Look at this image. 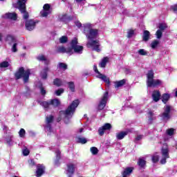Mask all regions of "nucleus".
<instances>
[{"label":"nucleus","mask_w":177,"mask_h":177,"mask_svg":"<svg viewBox=\"0 0 177 177\" xmlns=\"http://www.w3.org/2000/svg\"><path fill=\"white\" fill-rule=\"evenodd\" d=\"M107 100H109V92L106 91L101 100L100 101V103L97 106V110L100 111H102V110H104V107H106L107 104Z\"/></svg>","instance_id":"obj_8"},{"label":"nucleus","mask_w":177,"mask_h":177,"mask_svg":"<svg viewBox=\"0 0 177 177\" xmlns=\"http://www.w3.org/2000/svg\"><path fill=\"white\" fill-rule=\"evenodd\" d=\"M30 75H31V70L27 69L25 71L24 67L21 66L14 73V77L16 81L19 80H23L24 84H27L30 80Z\"/></svg>","instance_id":"obj_2"},{"label":"nucleus","mask_w":177,"mask_h":177,"mask_svg":"<svg viewBox=\"0 0 177 177\" xmlns=\"http://www.w3.org/2000/svg\"><path fill=\"white\" fill-rule=\"evenodd\" d=\"M78 46V39L77 37H75L74 39H73L71 42V46L73 48H75V46Z\"/></svg>","instance_id":"obj_34"},{"label":"nucleus","mask_w":177,"mask_h":177,"mask_svg":"<svg viewBox=\"0 0 177 177\" xmlns=\"http://www.w3.org/2000/svg\"><path fill=\"white\" fill-rule=\"evenodd\" d=\"M68 177H73L74 173L75 172V165L73 163L66 165Z\"/></svg>","instance_id":"obj_13"},{"label":"nucleus","mask_w":177,"mask_h":177,"mask_svg":"<svg viewBox=\"0 0 177 177\" xmlns=\"http://www.w3.org/2000/svg\"><path fill=\"white\" fill-rule=\"evenodd\" d=\"M159 160H160V158L158 157V156H153L152 157V161L154 163L158 162Z\"/></svg>","instance_id":"obj_54"},{"label":"nucleus","mask_w":177,"mask_h":177,"mask_svg":"<svg viewBox=\"0 0 177 177\" xmlns=\"http://www.w3.org/2000/svg\"><path fill=\"white\" fill-rule=\"evenodd\" d=\"M53 84L55 86L59 88V86H62L63 85V81L60 78H55L54 79Z\"/></svg>","instance_id":"obj_23"},{"label":"nucleus","mask_w":177,"mask_h":177,"mask_svg":"<svg viewBox=\"0 0 177 177\" xmlns=\"http://www.w3.org/2000/svg\"><path fill=\"white\" fill-rule=\"evenodd\" d=\"M19 135L20 138H24V136H26V130L21 129L19 131Z\"/></svg>","instance_id":"obj_48"},{"label":"nucleus","mask_w":177,"mask_h":177,"mask_svg":"<svg viewBox=\"0 0 177 177\" xmlns=\"http://www.w3.org/2000/svg\"><path fill=\"white\" fill-rule=\"evenodd\" d=\"M86 28L89 30L88 35H87V38L88 39H91V41H93V39H95L96 37H97L98 30L97 29H93L91 28V26L89 24H86L84 26V31H86Z\"/></svg>","instance_id":"obj_7"},{"label":"nucleus","mask_w":177,"mask_h":177,"mask_svg":"<svg viewBox=\"0 0 177 177\" xmlns=\"http://www.w3.org/2000/svg\"><path fill=\"white\" fill-rule=\"evenodd\" d=\"M162 159L160 160V164H166L167 158H169V149L167 144L164 145L161 149Z\"/></svg>","instance_id":"obj_5"},{"label":"nucleus","mask_w":177,"mask_h":177,"mask_svg":"<svg viewBox=\"0 0 177 177\" xmlns=\"http://www.w3.org/2000/svg\"><path fill=\"white\" fill-rule=\"evenodd\" d=\"M12 52L16 53L17 52V43H15L12 47Z\"/></svg>","instance_id":"obj_53"},{"label":"nucleus","mask_w":177,"mask_h":177,"mask_svg":"<svg viewBox=\"0 0 177 177\" xmlns=\"http://www.w3.org/2000/svg\"><path fill=\"white\" fill-rule=\"evenodd\" d=\"M44 10H47L48 12H50V4L49 3H46L43 6Z\"/></svg>","instance_id":"obj_49"},{"label":"nucleus","mask_w":177,"mask_h":177,"mask_svg":"<svg viewBox=\"0 0 177 177\" xmlns=\"http://www.w3.org/2000/svg\"><path fill=\"white\" fill-rule=\"evenodd\" d=\"M48 71H49V68L48 66L43 69V71L41 73L42 80H46L48 78Z\"/></svg>","instance_id":"obj_21"},{"label":"nucleus","mask_w":177,"mask_h":177,"mask_svg":"<svg viewBox=\"0 0 177 177\" xmlns=\"http://www.w3.org/2000/svg\"><path fill=\"white\" fill-rule=\"evenodd\" d=\"M171 9L173 10V12H177V4L171 6Z\"/></svg>","instance_id":"obj_59"},{"label":"nucleus","mask_w":177,"mask_h":177,"mask_svg":"<svg viewBox=\"0 0 177 177\" xmlns=\"http://www.w3.org/2000/svg\"><path fill=\"white\" fill-rule=\"evenodd\" d=\"M54 165L55 167H59V165H60V159H56L54 161Z\"/></svg>","instance_id":"obj_55"},{"label":"nucleus","mask_w":177,"mask_h":177,"mask_svg":"<svg viewBox=\"0 0 177 177\" xmlns=\"http://www.w3.org/2000/svg\"><path fill=\"white\" fill-rule=\"evenodd\" d=\"M50 106H53V107L56 108L60 106L61 102H60V100H59V99L55 98V99L50 100Z\"/></svg>","instance_id":"obj_18"},{"label":"nucleus","mask_w":177,"mask_h":177,"mask_svg":"<svg viewBox=\"0 0 177 177\" xmlns=\"http://www.w3.org/2000/svg\"><path fill=\"white\" fill-rule=\"evenodd\" d=\"M6 41L12 44L13 42H16V38H15L13 35H8L6 38Z\"/></svg>","instance_id":"obj_29"},{"label":"nucleus","mask_w":177,"mask_h":177,"mask_svg":"<svg viewBox=\"0 0 177 177\" xmlns=\"http://www.w3.org/2000/svg\"><path fill=\"white\" fill-rule=\"evenodd\" d=\"M64 93V88H59L55 91L57 96H60V95H62V93Z\"/></svg>","instance_id":"obj_51"},{"label":"nucleus","mask_w":177,"mask_h":177,"mask_svg":"<svg viewBox=\"0 0 177 177\" xmlns=\"http://www.w3.org/2000/svg\"><path fill=\"white\" fill-rule=\"evenodd\" d=\"M50 61L49 59H46V60H44V64L46 66H48V64H50Z\"/></svg>","instance_id":"obj_62"},{"label":"nucleus","mask_w":177,"mask_h":177,"mask_svg":"<svg viewBox=\"0 0 177 177\" xmlns=\"http://www.w3.org/2000/svg\"><path fill=\"white\" fill-rule=\"evenodd\" d=\"M111 128V124L106 123L102 127L99 128L98 134L100 135V136H103V135H104V131H110Z\"/></svg>","instance_id":"obj_11"},{"label":"nucleus","mask_w":177,"mask_h":177,"mask_svg":"<svg viewBox=\"0 0 177 177\" xmlns=\"http://www.w3.org/2000/svg\"><path fill=\"white\" fill-rule=\"evenodd\" d=\"M156 35L158 39H161V37H162V31L161 30H158L156 32Z\"/></svg>","instance_id":"obj_47"},{"label":"nucleus","mask_w":177,"mask_h":177,"mask_svg":"<svg viewBox=\"0 0 177 177\" xmlns=\"http://www.w3.org/2000/svg\"><path fill=\"white\" fill-rule=\"evenodd\" d=\"M39 88L40 89V93L42 96H45L46 95V90H45V88L42 86V85L39 86Z\"/></svg>","instance_id":"obj_44"},{"label":"nucleus","mask_w":177,"mask_h":177,"mask_svg":"<svg viewBox=\"0 0 177 177\" xmlns=\"http://www.w3.org/2000/svg\"><path fill=\"white\" fill-rule=\"evenodd\" d=\"M37 59L39 60V62H44L45 60H46V57H45V55H39Z\"/></svg>","instance_id":"obj_50"},{"label":"nucleus","mask_w":177,"mask_h":177,"mask_svg":"<svg viewBox=\"0 0 177 177\" xmlns=\"http://www.w3.org/2000/svg\"><path fill=\"white\" fill-rule=\"evenodd\" d=\"M162 120L167 122L171 120V106L167 105L165 108L164 112L160 115Z\"/></svg>","instance_id":"obj_9"},{"label":"nucleus","mask_w":177,"mask_h":177,"mask_svg":"<svg viewBox=\"0 0 177 177\" xmlns=\"http://www.w3.org/2000/svg\"><path fill=\"white\" fill-rule=\"evenodd\" d=\"M138 53L140 55V56H147V51H146L145 49H140L138 51Z\"/></svg>","instance_id":"obj_43"},{"label":"nucleus","mask_w":177,"mask_h":177,"mask_svg":"<svg viewBox=\"0 0 177 177\" xmlns=\"http://www.w3.org/2000/svg\"><path fill=\"white\" fill-rule=\"evenodd\" d=\"M87 142H88V140H86V138L84 137H77V143H81V145H85L87 143Z\"/></svg>","instance_id":"obj_30"},{"label":"nucleus","mask_w":177,"mask_h":177,"mask_svg":"<svg viewBox=\"0 0 177 177\" xmlns=\"http://www.w3.org/2000/svg\"><path fill=\"white\" fill-rule=\"evenodd\" d=\"M55 158L56 159L62 160V151L59 149L55 151Z\"/></svg>","instance_id":"obj_41"},{"label":"nucleus","mask_w":177,"mask_h":177,"mask_svg":"<svg viewBox=\"0 0 177 177\" xmlns=\"http://www.w3.org/2000/svg\"><path fill=\"white\" fill-rule=\"evenodd\" d=\"M7 143L8 145H10V143H12V138H9L8 140H7Z\"/></svg>","instance_id":"obj_64"},{"label":"nucleus","mask_w":177,"mask_h":177,"mask_svg":"<svg viewBox=\"0 0 177 177\" xmlns=\"http://www.w3.org/2000/svg\"><path fill=\"white\" fill-rule=\"evenodd\" d=\"M168 26H167V24H159V26L158 28L159 30H160V31H164L165 30H166V28H167Z\"/></svg>","instance_id":"obj_45"},{"label":"nucleus","mask_w":177,"mask_h":177,"mask_svg":"<svg viewBox=\"0 0 177 177\" xmlns=\"http://www.w3.org/2000/svg\"><path fill=\"white\" fill-rule=\"evenodd\" d=\"M5 17L9 20H17V14L16 12H6Z\"/></svg>","instance_id":"obj_16"},{"label":"nucleus","mask_w":177,"mask_h":177,"mask_svg":"<svg viewBox=\"0 0 177 177\" xmlns=\"http://www.w3.org/2000/svg\"><path fill=\"white\" fill-rule=\"evenodd\" d=\"M138 165L140 167V168H145L146 167V160L142 158H139Z\"/></svg>","instance_id":"obj_26"},{"label":"nucleus","mask_w":177,"mask_h":177,"mask_svg":"<svg viewBox=\"0 0 177 177\" xmlns=\"http://www.w3.org/2000/svg\"><path fill=\"white\" fill-rule=\"evenodd\" d=\"M114 84L115 88H121V86H124V85L127 84V80L125 79H123L122 80L115 82Z\"/></svg>","instance_id":"obj_20"},{"label":"nucleus","mask_w":177,"mask_h":177,"mask_svg":"<svg viewBox=\"0 0 177 177\" xmlns=\"http://www.w3.org/2000/svg\"><path fill=\"white\" fill-rule=\"evenodd\" d=\"M90 151L93 154V156H96L99 153V149L96 147H92L90 149Z\"/></svg>","instance_id":"obj_32"},{"label":"nucleus","mask_w":177,"mask_h":177,"mask_svg":"<svg viewBox=\"0 0 177 177\" xmlns=\"http://www.w3.org/2000/svg\"><path fill=\"white\" fill-rule=\"evenodd\" d=\"M67 85L71 92H75V84H74V82H68Z\"/></svg>","instance_id":"obj_28"},{"label":"nucleus","mask_w":177,"mask_h":177,"mask_svg":"<svg viewBox=\"0 0 177 177\" xmlns=\"http://www.w3.org/2000/svg\"><path fill=\"white\" fill-rule=\"evenodd\" d=\"M150 39V32L149 30H144L142 33V41L147 42Z\"/></svg>","instance_id":"obj_17"},{"label":"nucleus","mask_w":177,"mask_h":177,"mask_svg":"<svg viewBox=\"0 0 177 177\" xmlns=\"http://www.w3.org/2000/svg\"><path fill=\"white\" fill-rule=\"evenodd\" d=\"M75 24L77 27H78V28H81V27H82V24H81L80 21H76Z\"/></svg>","instance_id":"obj_60"},{"label":"nucleus","mask_w":177,"mask_h":177,"mask_svg":"<svg viewBox=\"0 0 177 177\" xmlns=\"http://www.w3.org/2000/svg\"><path fill=\"white\" fill-rule=\"evenodd\" d=\"M46 127L48 129V132L52 131V124L50 123H46Z\"/></svg>","instance_id":"obj_56"},{"label":"nucleus","mask_w":177,"mask_h":177,"mask_svg":"<svg viewBox=\"0 0 177 177\" xmlns=\"http://www.w3.org/2000/svg\"><path fill=\"white\" fill-rule=\"evenodd\" d=\"M67 20L68 21L73 20V17H71V16L68 17V16H67V14H65V15H62V17L61 18H59V21H63L64 23H66V21Z\"/></svg>","instance_id":"obj_25"},{"label":"nucleus","mask_w":177,"mask_h":177,"mask_svg":"<svg viewBox=\"0 0 177 177\" xmlns=\"http://www.w3.org/2000/svg\"><path fill=\"white\" fill-rule=\"evenodd\" d=\"M27 0H17L16 3L13 4V7L15 9L19 10L21 15H23L24 20H26L25 22V26L28 31H32L34 28H35V26H37V21L32 19H28L30 17V14L27 12Z\"/></svg>","instance_id":"obj_1"},{"label":"nucleus","mask_w":177,"mask_h":177,"mask_svg":"<svg viewBox=\"0 0 177 177\" xmlns=\"http://www.w3.org/2000/svg\"><path fill=\"white\" fill-rule=\"evenodd\" d=\"M28 162L30 167H35V161L34 160V159H31L30 160L28 161Z\"/></svg>","instance_id":"obj_57"},{"label":"nucleus","mask_w":177,"mask_h":177,"mask_svg":"<svg viewBox=\"0 0 177 177\" xmlns=\"http://www.w3.org/2000/svg\"><path fill=\"white\" fill-rule=\"evenodd\" d=\"M167 135H169V136H172L174 133H175V129L174 128L168 129L167 130Z\"/></svg>","instance_id":"obj_42"},{"label":"nucleus","mask_w":177,"mask_h":177,"mask_svg":"<svg viewBox=\"0 0 177 177\" xmlns=\"http://www.w3.org/2000/svg\"><path fill=\"white\" fill-rule=\"evenodd\" d=\"M24 156H28L30 154V151L28 149H25L23 150Z\"/></svg>","instance_id":"obj_58"},{"label":"nucleus","mask_w":177,"mask_h":177,"mask_svg":"<svg viewBox=\"0 0 177 177\" xmlns=\"http://www.w3.org/2000/svg\"><path fill=\"white\" fill-rule=\"evenodd\" d=\"M59 53H66V48L64 46H59L57 48Z\"/></svg>","instance_id":"obj_46"},{"label":"nucleus","mask_w":177,"mask_h":177,"mask_svg":"<svg viewBox=\"0 0 177 177\" xmlns=\"http://www.w3.org/2000/svg\"><path fill=\"white\" fill-rule=\"evenodd\" d=\"M74 48L71 46V47H68L66 48V53H71V55H73L74 53Z\"/></svg>","instance_id":"obj_52"},{"label":"nucleus","mask_w":177,"mask_h":177,"mask_svg":"<svg viewBox=\"0 0 177 177\" xmlns=\"http://www.w3.org/2000/svg\"><path fill=\"white\" fill-rule=\"evenodd\" d=\"M9 66H10L9 62H8V61H3V62L0 63L1 68H6L9 67Z\"/></svg>","instance_id":"obj_33"},{"label":"nucleus","mask_w":177,"mask_h":177,"mask_svg":"<svg viewBox=\"0 0 177 177\" xmlns=\"http://www.w3.org/2000/svg\"><path fill=\"white\" fill-rule=\"evenodd\" d=\"M170 97H171V95H169V93H164L162 95V103H164V104H167V102H168V100H169Z\"/></svg>","instance_id":"obj_24"},{"label":"nucleus","mask_w":177,"mask_h":177,"mask_svg":"<svg viewBox=\"0 0 177 177\" xmlns=\"http://www.w3.org/2000/svg\"><path fill=\"white\" fill-rule=\"evenodd\" d=\"M148 114H149V117H153L154 115V113L151 111H149Z\"/></svg>","instance_id":"obj_63"},{"label":"nucleus","mask_w":177,"mask_h":177,"mask_svg":"<svg viewBox=\"0 0 177 177\" xmlns=\"http://www.w3.org/2000/svg\"><path fill=\"white\" fill-rule=\"evenodd\" d=\"M45 166L41 164H38L37 165V170H36V176L41 177L45 174Z\"/></svg>","instance_id":"obj_12"},{"label":"nucleus","mask_w":177,"mask_h":177,"mask_svg":"<svg viewBox=\"0 0 177 177\" xmlns=\"http://www.w3.org/2000/svg\"><path fill=\"white\" fill-rule=\"evenodd\" d=\"M134 168L132 167H126L123 172L122 173V177L131 176V174L133 172Z\"/></svg>","instance_id":"obj_15"},{"label":"nucleus","mask_w":177,"mask_h":177,"mask_svg":"<svg viewBox=\"0 0 177 177\" xmlns=\"http://www.w3.org/2000/svg\"><path fill=\"white\" fill-rule=\"evenodd\" d=\"M68 41V37L67 36H62L59 38L60 44H66Z\"/></svg>","instance_id":"obj_35"},{"label":"nucleus","mask_w":177,"mask_h":177,"mask_svg":"<svg viewBox=\"0 0 177 177\" xmlns=\"http://www.w3.org/2000/svg\"><path fill=\"white\" fill-rule=\"evenodd\" d=\"M107 63H109V58H108V57H105L102 59L101 62L99 64V66L102 68H104L106 67Z\"/></svg>","instance_id":"obj_22"},{"label":"nucleus","mask_w":177,"mask_h":177,"mask_svg":"<svg viewBox=\"0 0 177 177\" xmlns=\"http://www.w3.org/2000/svg\"><path fill=\"white\" fill-rule=\"evenodd\" d=\"M41 106H43L44 109H49V106H50V102L43 101L41 102Z\"/></svg>","instance_id":"obj_39"},{"label":"nucleus","mask_w":177,"mask_h":177,"mask_svg":"<svg viewBox=\"0 0 177 177\" xmlns=\"http://www.w3.org/2000/svg\"><path fill=\"white\" fill-rule=\"evenodd\" d=\"M152 99L153 102H157L160 101V99H161V93L158 90H155L152 93Z\"/></svg>","instance_id":"obj_14"},{"label":"nucleus","mask_w":177,"mask_h":177,"mask_svg":"<svg viewBox=\"0 0 177 177\" xmlns=\"http://www.w3.org/2000/svg\"><path fill=\"white\" fill-rule=\"evenodd\" d=\"M135 35V30L133 29H129L127 32V38H132Z\"/></svg>","instance_id":"obj_38"},{"label":"nucleus","mask_w":177,"mask_h":177,"mask_svg":"<svg viewBox=\"0 0 177 177\" xmlns=\"http://www.w3.org/2000/svg\"><path fill=\"white\" fill-rule=\"evenodd\" d=\"M80 100H75L67 107L65 111H60L59 114H64L65 117H73L75 113V109L78 107Z\"/></svg>","instance_id":"obj_3"},{"label":"nucleus","mask_w":177,"mask_h":177,"mask_svg":"<svg viewBox=\"0 0 177 177\" xmlns=\"http://www.w3.org/2000/svg\"><path fill=\"white\" fill-rule=\"evenodd\" d=\"M93 71H95V73L96 74H98L96 76L97 78L102 80V81H104V82H106V84H110V78L107 77V76H106V75H103V74L100 73V72L97 69V66H96V65L93 66Z\"/></svg>","instance_id":"obj_10"},{"label":"nucleus","mask_w":177,"mask_h":177,"mask_svg":"<svg viewBox=\"0 0 177 177\" xmlns=\"http://www.w3.org/2000/svg\"><path fill=\"white\" fill-rule=\"evenodd\" d=\"M84 50V46H76L73 48V51L75 53H81Z\"/></svg>","instance_id":"obj_27"},{"label":"nucleus","mask_w":177,"mask_h":177,"mask_svg":"<svg viewBox=\"0 0 177 177\" xmlns=\"http://www.w3.org/2000/svg\"><path fill=\"white\" fill-rule=\"evenodd\" d=\"M50 13H52V12L45 10H43V11L40 12L42 17H48V15H50Z\"/></svg>","instance_id":"obj_36"},{"label":"nucleus","mask_w":177,"mask_h":177,"mask_svg":"<svg viewBox=\"0 0 177 177\" xmlns=\"http://www.w3.org/2000/svg\"><path fill=\"white\" fill-rule=\"evenodd\" d=\"M87 48H91L92 50H95L98 53L101 52L100 49V41L97 39L91 40V41L87 42L86 44Z\"/></svg>","instance_id":"obj_6"},{"label":"nucleus","mask_w":177,"mask_h":177,"mask_svg":"<svg viewBox=\"0 0 177 177\" xmlns=\"http://www.w3.org/2000/svg\"><path fill=\"white\" fill-rule=\"evenodd\" d=\"M127 135H128V131H121L116 134V138L118 140H122Z\"/></svg>","instance_id":"obj_19"},{"label":"nucleus","mask_w":177,"mask_h":177,"mask_svg":"<svg viewBox=\"0 0 177 177\" xmlns=\"http://www.w3.org/2000/svg\"><path fill=\"white\" fill-rule=\"evenodd\" d=\"M142 138H143V136H142V135H138V136H136V140L139 141V140H140Z\"/></svg>","instance_id":"obj_61"},{"label":"nucleus","mask_w":177,"mask_h":177,"mask_svg":"<svg viewBox=\"0 0 177 177\" xmlns=\"http://www.w3.org/2000/svg\"><path fill=\"white\" fill-rule=\"evenodd\" d=\"M147 85L149 88H151V86H158L161 84V80H154V72L153 70L149 71L147 74Z\"/></svg>","instance_id":"obj_4"},{"label":"nucleus","mask_w":177,"mask_h":177,"mask_svg":"<svg viewBox=\"0 0 177 177\" xmlns=\"http://www.w3.org/2000/svg\"><path fill=\"white\" fill-rule=\"evenodd\" d=\"M58 66L59 68H62V70L64 71H66L68 68V66L66 63L59 62Z\"/></svg>","instance_id":"obj_40"},{"label":"nucleus","mask_w":177,"mask_h":177,"mask_svg":"<svg viewBox=\"0 0 177 177\" xmlns=\"http://www.w3.org/2000/svg\"><path fill=\"white\" fill-rule=\"evenodd\" d=\"M159 44H160V41H158V40L153 41L151 44V48L156 49V48H157V46H158Z\"/></svg>","instance_id":"obj_37"},{"label":"nucleus","mask_w":177,"mask_h":177,"mask_svg":"<svg viewBox=\"0 0 177 177\" xmlns=\"http://www.w3.org/2000/svg\"><path fill=\"white\" fill-rule=\"evenodd\" d=\"M54 118H55L52 115L46 116V124H52V122H53Z\"/></svg>","instance_id":"obj_31"}]
</instances>
